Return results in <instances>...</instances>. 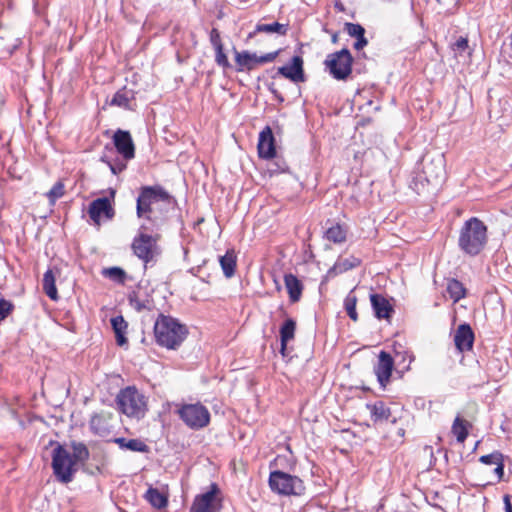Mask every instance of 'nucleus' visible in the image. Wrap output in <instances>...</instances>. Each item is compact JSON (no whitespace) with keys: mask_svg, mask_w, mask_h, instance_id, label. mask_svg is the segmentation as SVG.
I'll return each mask as SVG.
<instances>
[{"mask_svg":"<svg viewBox=\"0 0 512 512\" xmlns=\"http://www.w3.org/2000/svg\"><path fill=\"white\" fill-rule=\"evenodd\" d=\"M173 197L160 185L143 186L140 188L136 202L138 218L151 222L152 227L161 225V217L156 215L154 205H159L160 212H167L173 204Z\"/></svg>","mask_w":512,"mask_h":512,"instance_id":"f257e3e1","label":"nucleus"},{"mask_svg":"<svg viewBox=\"0 0 512 512\" xmlns=\"http://www.w3.org/2000/svg\"><path fill=\"white\" fill-rule=\"evenodd\" d=\"M487 240V226L477 217L466 220L459 230L458 246L467 255H478L486 246Z\"/></svg>","mask_w":512,"mask_h":512,"instance_id":"f03ea898","label":"nucleus"},{"mask_svg":"<svg viewBox=\"0 0 512 512\" xmlns=\"http://www.w3.org/2000/svg\"><path fill=\"white\" fill-rule=\"evenodd\" d=\"M157 343L168 349H176L186 338L188 331L176 318L160 314L154 324Z\"/></svg>","mask_w":512,"mask_h":512,"instance_id":"7ed1b4c3","label":"nucleus"},{"mask_svg":"<svg viewBox=\"0 0 512 512\" xmlns=\"http://www.w3.org/2000/svg\"><path fill=\"white\" fill-rule=\"evenodd\" d=\"M148 230V226L141 225L131 244L134 255L144 263L145 269L153 266L162 254V249L158 244L160 235L149 234Z\"/></svg>","mask_w":512,"mask_h":512,"instance_id":"20e7f679","label":"nucleus"},{"mask_svg":"<svg viewBox=\"0 0 512 512\" xmlns=\"http://www.w3.org/2000/svg\"><path fill=\"white\" fill-rule=\"evenodd\" d=\"M118 409L128 417L143 418L148 410L147 398L135 386H128L119 391L116 397Z\"/></svg>","mask_w":512,"mask_h":512,"instance_id":"39448f33","label":"nucleus"},{"mask_svg":"<svg viewBox=\"0 0 512 512\" xmlns=\"http://www.w3.org/2000/svg\"><path fill=\"white\" fill-rule=\"evenodd\" d=\"M51 466L55 478L62 484L72 482L74 475L78 470L70 452L59 443H56V446L52 451Z\"/></svg>","mask_w":512,"mask_h":512,"instance_id":"423d86ee","label":"nucleus"},{"mask_svg":"<svg viewBox=\"0 0 512 512\" xmlns=\"http://www.w3.org/2000/svg\"><path fill=\"white\" fill-rule=\"evenodd\" d=\"M269 486L272 491L281 495H302L305 491L304 483L299 477L280 470L270 473Z\"/></svg>","mask_w":512,"mask_h":512,"instance_id":"0eeeda50","label":"nucleus"},{"mask_svg":"<svg viewBox=\"0 0 512 512\" xmlns=\"http://www.w3.org/2000/svg\"><path fill=\"white\" fill-rule=\"evenodd\" d=\"M353 57L347 48L329 54L324 65L336 80H346L352 72Z\"/></svg>","mask_w":512,"mask_h":512,"instance_id":"6e6552de","label":"nucleus"},{"mask_svg":"<svg viewBox=\"0 0 512 512\" xmlns=\"http://www.w3.org/2000/svg\"><path fill=\"white\" fill-rule=\"evenodd\" d=\"M177 413L180 419L194 430L202 429L210 422V413L201 403L183 404Z\"/></svg>","mask_w":512,"mask_h":512,"instance_id":"1a4fd4ad","label":"nucleus"},{"mask_svg":"<svg viewBox=\"0 0 512 512\" xmlns=\"http://www.w3.org/2000/svg\"><path fill=\"white\" fill-rule=\"evenodd\" d=\"M219 492L218 486L211 484L207 492L195 497L190 512H219L222 507L221 499L217 497Z\"/></svg>","mask_w":512,"mask_h":512,"instance_id":"9d476101","label":"nucleus"},{"mask_svg":"<svg viewBox=\"0 0 512 512\" xmlns=\"http://www.w3.org/2000/svg\"><path fill=\"white\" fill-rule=\"evenodd\" d=\"M422 171L418 173V181L425 180L428 184H438L444 176V164L441 155L432 158L425 155L421 161Z\"/></svg>","mask_w":512,"mask_h":512,"instance_id":"9b49d317","label":"nucleus"},{"mask_svg":"<svg viewBox=\"0 0 512 512\" xmlns=\"http://www.w3.org/2000/svg\"><path fill=\"white\" fill-rule=\"evenodd\" d=\"M236 71L252 70L259 64L269 63L275 60L279 51L270 52L261 56L249 51L239 52L234 48Z\"/></svg>","mask_w":512,"mask_h":512,"instance_id":"f8f14e48","label":"nucleus"},{"mask_svg":"<svg viewBox=\"0 0 512 512\" xmlns=\"http://www.w3.org/2000/svg\"><path fill=\"white\" fill-rule=\"evenodd\" d=\"M88 214L96 225H100L102 218L105 220H111L115 215V210L108 197H101L90 203Z\"/></svg>","mask_w":512,"mask_h":512,"instance_id":"ddd939ff","label":"nucleus"},{"mask_svg":"<svg viewBox=\"0 0 512 512\" xmlns=\"http://www.w3.org/2000/svg\"><path fill=\"white\" fill-rule=\"evenodd\" d=\"M112 141L116 151L126 161L135 157V145L129 131L117 129L113 136Z\"/></svg>","mask_w":512,"mask_h":512,"instance_id":"4468645a","label":"nucleus"},{"mask_svg":"<svg viewBox=\"0 0 512 512\" xmlns=\"http://www.w3.org/2000/svg\"><path fill=\"white\" fill-rule=\"evenodd\" d=\"M394 368V359L390 353L381 351L378 355L377 364L374 366V373L382 388L389 383Z\"/></svg>","mask_w":512,"mask_h":512,"instance_id":"2eb2a0df","label":"nucleus"},{"mask_svg":"<svg viewBox=\"0 0 512 512\" xmlns=\"http://www.w3.org/2000/svg\"><path fill=\"white\" fill-rule=\"evenodd\" d=\"M304 61L299 55L292 57L290 64L278 68V74L289 79L293 83H301L306 81L304 72Z\"/></svg>","mask_w":512,"mask_h":512,"instance_id":"dca6fc26","label":"nucleus"},{"mask_svg":"<svg viewBox=\"0 0 512 512\" xmlns=\"http://www.w3.org/2000/svg\"><path fill=\"white\" fill-rule=\"evenodd\" d=\"M257 148L260 158L268 160L275 157V138L270 126L264 127L260 132Z\"/></svg>","mask_w":512,"mask_h":512,"instance_id":"f3484780","label":"nucleus"},{"mask_svg":"<svg viewBox=\"0 0 512 512\" xmlns=\"http://www.w3.org/2000/svg\"><path fill=\"white\" fill-rule=\"evenodd\" d=\"M474 332L469 324H461L458 326L454 335V343L460 352L469 351L473 347Z\"/></svg>","mask_w":512,"mask_h":512,"instance_id":"a211bd4d","label":"nucleus"},{"mask_svg":"<svg viewBox=\"0 0 512 512\" xmlns=\"http://www.w3.org/2000/svg\"><path fill=\"white\" fill-rule=\"evenodd\" d=\"M371 305L376 318L389 319L391 318L394 309L389 301L381 294L370 295Z\"/></svg>","mask_w":512,"mask_h":512,"instance_id":"6ab92c4d","label":"nucleus"},{"mask_svg":"<svg viewBox=\"0 0 512 512\" xmlns=\"http://www.w3.org/2000/svg\"><path fill=\"white\" fill-rule=\"evenodd\" d=\"M296 330V321L292 318H287L282 326L280 327V342L281 349L280 352L283 356H286L287 344L291 341L295 336Z\"/></svg>","mask_w":512,"mask_h":512,"instance_id":"aec40b11","label":"nucleus"},{"mask_svg":"<svg viewBox=\"0 0 512 512\" xmlns=\"http://www.w3.org/2000/svg\"><path fill=\"white\" fill-rule=\"evenodd\" d=\"M284 283L292 303L298 302L301 298L303 291V284L293 274H286L284 276Z\"/></svg>","mask_w":512,"mask_h":512,"instance_id":"412c9836","label":"nucleus"},{"mask_svg":"<svg viewBox=\"0 0 512 512\" xmlns=\"http://www.w3.org/2000/svg\"><path fill=\"white\" fill-rule=\"evenodd\" d=\"M113 442L116 443L122 450H130L133 452L147 453L149 446L140 439H127L124 437L114 438Z\"/></svg>","mask_w":512,"mask_h":512,"instance_id":"4be33fe9","label":"nucleus"},{"mask_svg":"<svg viewBox=\"0 0 512 512\" xmlns=\"http://www.w3.org/2000/svg\"><path fill=\"white\" fill-rule=\"evenodd\" d=\"M367 408L370 411L371 419L377 422L387 421L391 416L390 408L386 406L383 401H376L373 404H367Z\"/></svg>","mask_w":512,"mask_h":512,"instance_id":"5701e85b","label":"nucleus"},{"mask_svg":"<svg viewBox=\"0 0 512 512\" xmlns=\"http://www.w3.org/2000/svg\"><path fill=\"white\" fill-rule=\"evenodd\" d=\"M237 257L234 250H227L219 257V263L226 278H231L235 274Z\"/></svg>","mask_w":512,"mask_h":512,"instance_id":"b1692460","label":"nucleus"},{"mask_svg":"<svg viewBox=\"0 0 512 512\" xmlns=\"http://www.w3.org/2000/svg\"><path fill=\"white\" fill-rule=\"evenodd\" d=\"M325 238L335 244L344 243L347 239V227L336 223L326 230Z\"/></svg>","mask_w":512,"mask_h":512,"instance_id":"393cba45","label":"nucleus"},{"mask_svg":"<svg viewBox=\"0 0 512 512\" xmlns=\"http://www.w3.org/2000/svg\"><path fill=\"white\" fill-rule=\"evenodd\" d=\"M361 264V260L355 256H350L348 258H340L338 259L333 267L329 270V273L341 274L346 271H349L353 268L358 267Z\"/></svg>","mask_w":512,"mask_h":512,"instance_id":"a878e982","label":"nucleus"},{"mask_svg":"<svg viewBox=\"0 0 512 512\" xmlns=\"http://www.w3.org/2000/svg\"><path fill=\"white\" fill-rule=\"evenodd\" d=\"M56 277L52 269H48L43 276L42 287L45 294L51 299L56 301L58 299V292L56 288Z\"/></svg>","mask_w":512,"mask_h":512,"instance_id":"bb28decb","label":"nucleus"},{"mask_svg":"<svg viewBox=\"0 0 512 512\" xmlns=\"http://www.w3.org/2000/svg\"><path fill=\"white\" fill-rule=\"evenodd\" d=\"M130 306L137 312L151 310L153 301L147 295L142 297L139 292L133 291L128 295Z\"/></svg>","mask_w":512,"mask_h":512,"instance_id":"cd10ccee","label":"nucleus"},{"mask_svg":"<svg viewBox=\"0 0 512 512\" xmlns=\"http://www.w3.org/2000/svg\"><path fill=\"white\" fill-rule=\"evenodd\" d=\"M111 326L115 333L116 342L119 346H123L127 343V338L125 337V333L128 327L127 322L124 320L123 316H116L111 319Z\"/></svg>","mask_w":512,"mask_h":512,"instance_id":"c85d7f7f","label":"nucleus"},{"mask_svg":"<svg viewBox=\"0 0 512 512\" xmlns=\"http://www.w3.org/2000/svg\"><path fill=\"white\" fill-rule=\"evenodd\" d=\"M70 447L72 449L71 457L76 465H83L90 458L89 449L83 442L72 441Z\"/></svg>","mask_w":512,"mask_h":512,"instance_id":"c756f323","label":"nucleus"},{"mask_svg":"<svg viewBox=\"0 0 512 512\" xmlns=\"http://www.w3.org/2000/svg\"><path fill=\"white\" fill-rule=\"evenodd\" d=\"M471 424L463 419L460 415H457L451 427L453 435H455L459 443H463L468 436V429Z\"/></svg>","mask_w":512,"mask_h":512,"instance_id":"7c9ffc66","label":"nucleus"},{"mask_svg":"<svg viewBox=\"0 0 512 512\" xmlns=\"http://www.w3.org/2000/svg\"><path fill=\"white\" fill-rule=\"evenodd\" d=\"M133 99V92L128 90L126 87H123L113 95L110 105L128 109L130 107V102Z\"/></svg>","mask_w":512,"mask_h":512,"instance_id":"2f4dec72","label":"nucleus"},{"mask_svg":"<svg viewBox=\"0 0 512 512\" xmlns=\"http://www.w3.org/2000/svg\"><path fill=\"white\" fill-rule=\"evenodd\" d=\"M289 29L288 24H281L278 22L268 23V24H262L259 23L255 27L254 33H277L279 35H286Z\"/></svg>","mask_w":512,"mask_h":512,"instance_id":"473e14b6","label":"nucleus"},{"mask_svg":"<svg viewBox=\"0 0 512 512\" xmlns=\"http://www.w3.org/2000/svg\"><path fill=\"white\" fill-rule=\"evenodd\" d=\"M145 498L157 509H162L167 506V498L156 488L150 487L145 494Z\"/></svg>","mask_w":512,"mask_h":512,"instance_id":"72a5a7b5","label":"nucleus"},{"mask_svg":"<svg viewBox=\"0 0 512 512\" xmlns=\"http://www.w3.org/2000/svg\"><path fill=\"white\" fill-rule=\"evenodd\" d=\"M447 292L454 302H458L466 295V289L463 284L456 279H449L447 282Z\"/></svg>","mask_w":512,"mask_h":512,"instance_id":"f704fd0d","label":"nucleus"},{"mask_svg":"<svg viewBox=\"0 0 512 512\" xmlns=\"http://www.w3.org/2000/svg\"><path fill=\"white\" fill-rule=\"evenodd\" d=\"M356 304H357V296L355 294V289H352L345 297L344 299V309L349 316V318L357 322L358 321V313L356 311Z\"/></svg>","mask_w":512,"mask_h":512,"instance_id":"c9c22d12","label":"nucleus"},{"mask_svg":"<svg viewBox=\"0 0 512 512\" xmlns=\"http://www.w3.org/2000/svg\"><path fill=\"white\" fill-rule=\"evenodd\" d=\"M450 47L454 53V57L456 58L471 55V49L466 37L460 36L453 43H451Z\"/></svg>","mask_w":512,"mask_h":512,"instance_id":"e433bc0d","label":"nucleus"},{"mask_svg":"<svg viewBox=\"0 0 512 512\" xmlns=\"http://www.w3.org/2000/svg\"><path fill=\"white\" fill-rule=\"evenodd\" d=\"M89 424L91 431L96 435L103 436L108 432L103 414H94L91 417Z\"/></svg>","mask_w":512,"mask_h":512,"instance_id":"4c0bfd02","label":"nucleus"},{"mask_svg":"<svg viewBox=\"0 0 512 512\" xmlns=\"http://www.w3.org/2000/svg\"><path fill=\"white\" fill-rule=\"evenodd\" d=\"M103 275L119 284H124L126 281V272L120 267L105 268Z\"/></svg>","mask_w":512,"mask_h":512,"instance_id":"58836bf2","label":"nucleus"},{"mask_svg":"<svg viewBox=\"0 0 512 512\" xmlns=\"http://www.w3.org/2000/svg\"><path fill=\"white\" fill-rule=\"evenodd\" d=\"M65 193V186L61 181L56 182L53 187L46 193V196L51 205L61 198Z\"/></svg>","mask_w":512,"mask_h":512,"instance_id":"ea45409f","label":"nucleus"},{"mask_svg":"<svg viewBox=\"0 0 512 512\" xmlns=\"http://www.w3.org/2000/svg\"><path fill=\"white\" fill-rule=\"evenodd\" d=\"M101 161L108 165V167L110 168L111 172L114 175H118L119 173L124 171L127 167L126 160H124V159L123 160L115 159L112 161L107 156H103V157H101Z\"/></svg>","mask_w":512,"mask_h":512,"instance_id":"a19ab883","label":"nucleus"},{"mask_svg":"<svg viewBox=\"0 0 512 512\" xmlns=\"http://www.w3.org/2000/svg\"><path fill=\"white\" fill-rule=\"evenodd\" d=\"M215 50V62L218 66L223 69H227L231 67L230 62L228 61L227 55L224 52V46L216 47Z\"/></svg>","mask_w":512,"mask_h":512,"instance_id":"79ce46f5","label":"nucleus"},{"mask_svg":"<svg viewBox=\"0 0 512 512\" xmlns=\"http://www.w3.org/2000/svg\"><path fill=\"white\" fill-rule=\"evenodd\" d=\"M345 31L348 33L349 36L358 38L365 34V29L360 25L356 23H345Z\"/></svg>","mask_w":512,"mask_h":512,"instance_id":"37998d69","label":"nucleus"},{"mask_svg":"<svg viewBox=\"0 0 512 512\" xmlns=\"http://www.w3.org/2000/svg\"><path fill=\"white\" fill-rule=\"evenodd\" d=\"M502 458L503 455L500 452L495 451L491 454L481 456L479 460L481 463L486 465H496L498 461L502 460Z\"/></svg>","mask_w":512,"mask_h":512,"instance_id":"c03bdc74","label":"nucleus"},{"mask_svg":"<svg viewBox=\"0 0 512 512\" xmlns=\"http://www.w3.org/2000/svg\"><path fill=\"white\" fill-rule=\"evenodd\" d=\"M210 42L214 48L223 46L220 32L216 28H212L210 31Z\"/></svg>","mask_w":512,"mask_h":512,"instance_id":"a18cd8bd","label":"nucleus"},{"mask_svg":"<svg viewBox=\"0 0 512 512\" xmlns=\"http://www.w3.org/2000/svg\"><path fill=\"white\" fill-rule=\"evenodd\" d=\"M406 354H407V352H403L402 360L399 362V364H403L404 368H409L413 361V355L412 354L407 355L408 363H407V365H405ZM401 355H402V352L396 350V357H400Z\"/></svg>","mask_w":512,"mask_h":512,"instance_id":"49530a36","label":"nucleus"},{"mask_svg":"<svg viewBox=\"0 0 512 512\" xmlns=\"http://www.w3.org/2000/svg\"><path fill=\"white\" fill-rule=\"evenodd\" d=\"M368 44V40L365 37V34L356 38V42L354 43V48L356 50H360L364 48Z\"/></svg>","mask_w":512,"mask_h":512,"instance_id":"de8ad7c7","label":"nucleus"},{"mask_svg":"<svg viewBox=\"0 0 512 512\" xmlns=\"http://www.w3.org/2000/svg\"><path fill=\"white\" fill-rule=\"evenodd\" d=\"M494 472L495 474L498 476L499 479L502 478L503 474H504V463H503V459L498 461V463L496 464V468L494 469Z\"/></svg>","mask_w":512,"mask_h":512,"instance_id":"09e8293b","label":"nucleus"},{"mask_svg":"<svg viewBox=\"0 0 512 512\" xmlns=\"http://www.w3.org/2000/svg\"><path fill=\"white\" fill-rule=\"evenodd\" d=\"M505 512H512V497L508 494L503 497Z\"/></svg>","mask_w":512,"mask_h":512,"instance_id":"8fccbe9b","label":"nucleus"},{"mask_svg":"<svg viewBox=\"0 0 512 512\" xmlns=\"http://www.w3.org/2000/svg\"><path fill=\"white\" fill-rule=\"evenodd\" d=\"M268 89L269 91L274 95V97L279 101V102H283L284 101V97L282 96L281 93L278 92L277 89L274 88V85L271 84L268 86Z\"/></svg>","mask_w":512,"mask_h":512,"instance_id":"3c124183","label":"nucleus"},{"mask_svg":"<svg viewBox=\"0 0 512 512\" xmlns=\"http://www.w3.org/2000/svg\"><path fill=\"white\" fill-rule=\"evenodd\" d=\"M489 116H490V119H493L496 121L505 117L504 115H502V116L498 115V111H496V109L494 107L490 109Z\"/></svg>","mask_w":512,"mask_h":512,"instance_id":"603ef678","label":"nucleus"},{"mask_svg":"<svg viewBox=\"0 0 512 512\" xmlns=\"http://www.w3.org/2000/svg\"><path fill=\"white\" fill-rule=\"evenodd\" d=\"M154 208H155V211H156V215L160 216L161 217V224L163 223L164 219H165V213L166 212H160L159 208L160 206L159 205H154Z\"/></svg>","mask_w":512,"mask_h":512,"instance_id":"864d4df0","label":"nucleus"},{"mask_svg":"<svg viewBox=\"0 0 512 512\" xmlns=\"http://www.w3.org/2000/svg\"><path fill=\"white\" fill-rule=\"evenodd\" d=\"M278 166V169L280 172H286L288 170V166L285 162H283L282 164H277Z\"/></svg>","mask_w":512,"mask_h":512,"instance_id":"5fc2aeb1","label":"nucleus"},{"mask_svg":"<svg viewBox=\"0 0 512 512\" xmlns=\"http://www.w3.org/2000/svg\"><path fill=\"white\" fill-rule=\"evenodd\" d=\"M331 40H332V42H333L334 44H335V43H337V42H338V34H337V33H334V34L332 35V39H331Z\"/></svg>","mask_w":512,"mask_h":512,"instance_id":"6e6d98bb","label":"nucleus"},{"mask_svg":"<svg viewBox=\"0 0 512 512\" xmlns=\"http://www.w3.org/2000/svg\"><path fill=\"white\" fill-rule=\"evenodd\" d=\"M410 5H411V10L414 11V2H413V0H411Z\"/></svg>","mask_w":512,"mask_h":512,"instance_id":"4d7b16f0","label":"nucleus"},{"mask_svg":"<svg viewBox=\"0 0 512 512\" xmlns=\"http://www.w3.org/2000/svg\"><path fill=\"white\" fill-rule=\"evenodd\" d=\"M499 104H500V105H502V102L500 101V102H499ZM503 105H504V106H505V105H507V101H504V102H503Z\"/></svg>","mask_w":512,"mask_h":512,"instance_id":"13d9d810","label":"nucleus"}]
</instances>
